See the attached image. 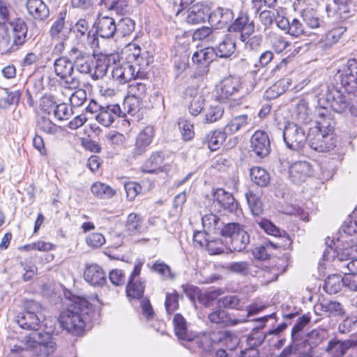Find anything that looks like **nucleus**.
I'll use <instances>...</instances> for the list:
<instances>
[{
	"label": "nucleus",
	"instance_id": "obj_33",
	"mask_svg": "<svg viewBox=\"0 0 357 357\" xmlns=\"http://www.w3.org/2000/svg\"><path fill=\"white\" fill-rule=\"evenodd\" d=\"M202 222L206 231L214 234H219L224 225V222L220 218L213 213L204 215L202 218Z\"/></svg>",
	"mask_w": 357,
	"mask_h": 357
},
{
	"label": "nucleus",
	"instance_id": "obj_63",
	"mask_svg": "<svg viewBox=\"0 0 357 357\" xmlns=\"http://www.w3.org/2000/svg\"><path fill=\"white\" fill-rule=\"evenodd\" d=\"M178 126L184 140L188 141L193 138L195 135L194 126L190 121L185 119H180Z\"/></svg>",
	"mask_w": 357,
	"mask_h": 357
},
{
	"label": "nucleus",
	"instance_id": "obj_39",
	"mask_svg": "<svg viewBox=\"0 0 357 357\" xmlns=\"http://www.w3.org/2000/svg\"><path fill=\"white\" fill-rule=\"evenodd\" d=\"M236 50V43L231 37H226L218 46L215 54L221 58L229 57Z\"/></svg>",
	"mask_w": 357,
	"mask_h": 357
},
{
	"label": "nucleus",
	"instance_id": "obj_25",
	"mask_svg": "<svg viewBox=\"0 0 357 357\" xmlns=\"http://www.w3.org/2000/svg\"><path fill=\"white\" fill-rule=\"evenodd\" d=\"M331 252H333V254L336 253V256L333 255L332 257L336 259L337 261L341 263L340 265H342L343 264H345L344 261L355 257V252H357V246L347 244L346 245H344L342 248H338L336 251L333 250L331 248H328L324 252V258L326 260L329 259L328 255Z\"/></svg>",
	"mask_w": 357,
	"mask_h": 357
},
{
	"label": "nucleus",
	"instance_id": "obj_48",
	"mask_svg": "<svg viewBox=\"0 0 357 357\" xmlns=\"http://www.w3.org/2000/svg\"><path fill=\"white\" fill-rule=\"evenodd\" d=\"M245 197L252 214L260 215L263 211V204L259 196L252 191L248 190L245 193Z\"/></svg>",
	"mask_w": 357,
	"mask_h": 357
},
{
	"label": "nucleus",
	"instance_id": "obj_50",
	"mask_svg": "<svg viewBox=\"0 0 357 357\" xmlns=\"http://www.w3.org/2000/svg\"><path fill=\"white\" fill-rule=\"evenodd\" d=\"M151 270L165 280H174L176 275L172 273L171 268L162 261H156L151 266Z\"/></svg>",
	"mask_w": 357,
	"mask_h": 357
},
{
	"label": "nucleus",
	"instance_id": "obj_62",
	"mask_svg": "<svg viewBox=\"0 0 357 357\" xmlns=\"http://www.w3.org/2000/svg\"><path fill=\"white\" fill-rule=\"evenodd\" d=\"M302 17L306 26L311 29H316L320 26V20L312 10H304Z\"/></svg>",
	"mask_w": 357,
	"mask_h": 357
},
{
	"label": "nucleus",
	"instance_id": "obj_7",
	"mask_svg": "<svg viewBox=\"0 0 357 357\" xmlns=\"http://www.w3.org/2000/svg\"><path fill=\"white\" fill-rule=\"evenodd\" d=\"M125 54L126 60L135 67L137 77L144 75L147 67L153 62L152 56H150L146 52L141 54V49L136 44H129L126 47Z\"/></svg>",
	"mask_w": 357,
	"mask_h": 357
},
{
	"label": "nucleus",
	"instance_id": "obj_17",
	"mask_svg": "<svg viewBox=\"0 0 357 357\" xmlns=\"http://www.w3.org/2000/svg\"><path fill=\"white\" fill-rule=\"evenodd\" d=\"M84 280L93 287H102L107 282V275L97 264H87L84 271Z\"/></svg>",
	"mask_w": 357,
	"mask_h": 357
},
{
	"label": "nucleus",
	"instance_id": "obj_52",
	"mask_svg": "<svg viewBox=\"0 0 357 357\" xmlns=\"http://www.w3.org/2000/svg\"><path fill=\"white\" fill-rule=\"evenodd\" d=\"M224 113L223 108L218 105H210L205 111L204 121L206 123H213L221 119Z\"/></svg>",
	"mask_w": 357,
	"mask_h": 357
},
{
	"label": "nucleus",
	"instance_id": "obj_35",
	"mask_svg": "<svg viewBox=\"0 0 357 357\" xmlns=\"http://www.w3.org/2000/svg\"><path fill=\"white\" fill-rule=\"evenodd\" d=\"M55 74L61 77L72 75L74 70V66L71 61L66 56L56 59L54 63Z\"/></svg>",
	"mask_w": 357,
	"mask_h": 357
},
{
	"label": "nucleus",
	"instance_id": "obj_47",
	"mask_svg": "<svg viewBox=\"0 0 357 357\" xmlns=\"http://www.w3.org/2000/svg\"><path fill=\"white\" fill-rule=\"evenodd\" d=\"M218 341L223 342L230 351L234 350L239 344L238 337L230 331H220L218 333Z\"/></svg>",
	"mask_w": 357,
	"mask_h": 357
},
{
	"label": "nucleus",
	"instance_id": "obj_32",
	"mask_svg": "<svg viewBox=\"0 0 357 357\" xmlns=\"http://www.w3.org/2000/svg\"><path fill=\"white\" fill-rule=\"evenodd\" d=\"M75 54V57L74 59V67L79 73L83 74H87L91 72V66L90 63L89 56L84 54L77 48H73L70 51V56H73Z\"/></svg>",
	"mask_w": 357,
	"mask_h": 357
},
{
	"label": "nucleus",
	"instance_id": "obj_36",
	"mask_svg": "<svg viewBox=\"0 0 357 357\" xmlns=\"http://www.w3.org/2000/svg\"><path fill=\"white\" fill-rule=\"evenodd\" d=\"M294 114L297 121L301 123H307L311 120V112L305 100L300 99L297 101Z\"/></svg>",
	"mask_w": 357,
	"mask_h": 357
},
{
	"label": "nucleus",
	"instance_id": "obj_26",
	"mask_svg": "<svg viewBox=\"0 0 357 357\" xmlns=\"http://www.w3.org/2000/svg\"><path fill=\"white\" fill-rule=\"evenodd\" d=\"M316 123V126L313 127V128H317L319 131L326 133V135H328L332 137L334 121L330 114H328L326 107L324 106L319 109Z\"/></svg>",
	"mask_w": 357,
	"mask_h": 357
},
{
	"label": "nucleus",
	"instance_id": "obj_2",
	"mask_svg": "<svg viewBox=\"0 0 357 357\" xmlns=\"http://www.w3.org/2000/svg\"><path fill=\"white\" fill-rule=\"evenodd\" d=\"M12 31L10 33L6 28L2 26L1 30L0 51L12 52L22 46L26 40L27 26L24 20L17 19L11 22Z\"/></svg>",
	"mask_w": 357,
	"mask_h": 357
},
{
	"label": "nucleus",
	"instance_id": "obj_37",
	"mask_svg": "<svg viewBox=\"0 0 357 357\" xmlns=\"http://www.w3.org/2000/svg\"><path fill=\"white\" fill-rule=\"evenodd\" d=\"M215 50L211 47H206L195 52L192 57L193 63L198 65L206 66L213 61Z\"/></svg>",
	"mask_w": 357,
	"mask_h": 357
},
{
	"label": "nucleus",
	"instance_id": "obj_16",
	"mask_svg": "<svg viewBox=\"0 0 357 357\" xmlns=\"http://www.w3.org/2000/svg\"><path fill=\"white\" fill-rule=\"evenodd\" d=\"M185 96L189 99V112L197 116L203 110L206 98L203 91L195 87H188L185 91Z\"/></svg>",
	"mask_w": 357,
	"mask_h": 357
},
{
	"label": "nucleus",
	"instance_id": "obj_42",
	"mask_svg": "<svg viewBox=\"0 0 357 357\" xmlns=\"http://www.w3.org/2000/svg\"><path fill=\"white\" fill-rule=\"evenodd\" d=\"M110 61L111 56H101L98 59L95 66L94 72L91 75L93 79L98 80L105 75L108 68H112L109 65Z\"/></svg>",
	"mask_w": 357,
	"mask_h": 357
},
{
	"label": "nucleus",
	"instance_id": "obj_44",
	"mask_svg": "<svg viewBox=\"0 0 357 357\" xmlns=\"http://www.w3.org/2000/svg\"><path fill=\"white\" fill-rule=\"evenodd\" d=\"M144 220L137 213H130L128 216L126 228L132 234H137L142 231Z\"/></svg>",
	"mask_w": 357,
	"mask_h": 357
},
{
	"label": "nucleus",
	"instance_id": "obj_61",
	"mask_svg": "<svg viewBox=\"0 0 357 357\" xmlns=\"http://www.w3.org/2000/svg\"><path fill=\"white\" fill-rule=\"evenodd\" d=\"M108 10L118 15H125L128 12V0H111V3L108 4Z\"/></svg>",
	"mask_w": 357,
	"mask_h": 357
},
{
	"label": "nucleus",
	"instance_id": "obj_54",
	"mask_svg": "<svg viewBox=\"0 0 357 357\" xmlns=\"http://www.w3.org/2000/svg\"><path fill=\"white\" fill-rule=\"evenodd\" d=\"M135 26V22L130 18H122L116 24V33L121 36H128L133 31Z\"/></svg>",
	"mask_w": 357,
	"mask_h": 357
},
{
	"label": "nucleus",
	"instance_id": "obj_56",
	"mask_svg": "<svg viewBox=\"0 0 357 357\" xmlns=\"http://www.w3.org/2000/svg\"><path fill=\"white\" fill-rule=\"evenodd\" d=\"M38 127L43 132L50 134L54 135L59 130V126L54 124L50 119L41 117L38 121Z\"/></svg>",
	"mask_w": 357,
	"mask_h": 357
},
{
	"label": "nucleus",
	"instance_id": "obj_45",
	"mask_svg": "<svg viewBox=\"0 0 357 357\" xmlns=\"http://www.w3.org/2000/svg\"><path fill=\"white\" fill-rule=\"evenodd\" d=\"M20 97L21 93L19 90L9 91L8 89H4L0 97V107L6 109L11 105L17 104Z\"/></svg>",
	"mask_w": 357,
	"mask_h": 357
},
{
	"label": "nucleus",
	"instance_id": "obj_21",
	"mask_svg": "<svg viewBox=\"0 0 357 357\" xmlns=\"http://www.w3.org/2000/svg\"><path fill=\"white\" fill-rule=\"evenodd\" d=\"M154 128L151 126L145 127L137 135L135 139V148L133 149L134 156H139L144 154L149 145L151 144L154 136Z\"/></svg>",
	"mask_w": 357,
	"mask_h": 357
},
{
	"label": "nucleus",
	"instance_id": "obj_22",
	"mask_svg": "<svg viewBox=\"0 0 357 357\" xmlns=\"http://www.w3.org/2000/svg\"><path fill=\"white\" fill-rule=\"evenodd\" d=\"M121 114L122 111L118 104H108L103 105L100 112L96 114V119L103 126L109 127Z\"/></svg>",
	"mask_w": 357,
	"mask_h": 357
},
{
	"label": "nucleus",
	"instance_id": "obj_51",
	"mask_svg": "<svg viewBox=\"0 0 357 357\" xmlns=\"http://www.w3.org/2000/svg\"><path fill=\"white\" fill-rule=\"evenodd\" d=\"M256 223L268 235L280 237L286 234L284 230H281L267 219L257 220L256 221Z\"/></svg>",
	"mask_w": 357,
	"mask_h": 357
},
{
	"label": "nucleus",
	"instance_id": "obj_43",
	"mask_svg": "<svg viewBox=\"0 0 357 357\" xmlns=\"http://www.w3.org/2000/svg\"><path fill=\"white\" fill-rule=\"evenodd\" d=\"M91 190L93 195L100 199L111 198L116 193L113 188L101 182L94 183L91 187Z\"/></svg>",
	"mask_w": 357,
	"mask_h": 357
},
{
	"label": "nucleus",
	"instance_id": "obj_40",
	"mask_svg": "<svg viewBox=\"0 0 357 357\" xmlns=\"http://www.w3.org/2000/svg\"><path fill=\"white\" fill-rule=\"evenodd\" d=\"M252 181L261 187L266 186L270 181V176L266 169L259 167H254L250 172Z\"/></svg>",
	"mask_w": 357,
	"mask_h": 357
},
{
	"label": "nucleus",
	"instance_id": "obj_6",
	"mask_svg": "<svg viewBox=\"0 0 357 357\" xmlns=\"http://www.w3.org/2000/svg\"><path fill=\"white\" fill-rule=\"evenodd\" d=\"M282 137L287 147L294 151L302 149L307 140L304 128L294 123H289L285 126Z\"/></svg>",
	"mask_w": 357,
	"mask_h": 357
},
{
	"label": "nucleus",
	"instance_id": "obj_5",
	"mask_svg": "<svg viewBox=\"0 0 357 357\" xmlns=\"http://www.w3.org/2000/svg\"><path fill=\"white\" fill-rule=\"evenodd\" d=\"M26 345L37 356H47L56 349V344L48 333H33L28 337Z\"/></svg>",
	"mask_w": 357,
	"mask_h": 357
},
{
	"label": "nucleus",
	"instance_id": "obj_20",
	"mask_svg": "<svg viewBox=\"0 0 357 357\" xmlns=\"http://www.w3.org/2000/svg\"><path fill=\"white\" fill-rule=\"evenodd\" d=\"M112 76L120 84H125L138 77L135 67L128 60L122 64L114 63L112 66Z\"/></svg>",
	"mask_w": 357,
	"mask_h": 357
},
{
	"label": "nucleus",
	"instance_id": "obj_11",
	"mask_svg": "<svg viewBox=\"0 0 357 357\" xmlns=\"http://www.w3.org/2000/svg\"><path fill=\"white\" fill-rule=\"evenodd\" d=\"M307 137L309 146L317 152H327L333 150L335 147L333 137L317 128H310Z\"/></svg>",
	"mask_w": 357,
	"mask_h": 357
},
{
	"label": "nucleus",
	"instance_id": "obj_13",
	"mask_svg": "<svg viewBox=\"0 0 357 357\" xmlns=\"http://www.w3.org/2000/svg\"><path fill=\"white\" fill-rule=\"evenodd\" d=\"M271 317L272 315L265 316L257 319V321H259L262 324L260 327H257L252 330V333L247 338L249 349H245L244 351H241V355L238 357H255L258 355V351L255 349V348L259 346L266 337V335L264 334L261 329L264 326V324L268 321V318Z\"/></svg>",
	"mask_w": 357,
	"mask_h": 357
},
{
	"label": "nucleus",
	"instance_id": "obj_10",
	"mask_svg": "<svg viewBox=\"0 0 357 357\" xmlns=\"http://www.w3.org/2000/svg\"><path fill=\"white\" fill-rule=\"evenodd\" d=\"M324 88L326 93L319 98V102H326L327 106L337 113L344 112L349 106L347 97L335 88L330 89L327 86Z\"/></svg>",
	"mask_w": 357,
	"mask_h": 357
},
{
	"label": "nucleus",
	"instance_id": "obj_58",
	"mask_svg": "<svg viewBox=\"0 0 357 357\" xmlns=\"http://www.w3.org/2000/svg\"><path fill=\"white\" fill-rule=\"evenodd\" d=\"M218 304L220 307L229 309L242 310L240 305V300L234 295H229L222 297L218 300Z\"/></svg>",
	"mask_w": 357,
	"mask_h": 357
},
{
	"label": "nucleus",
	"instance_id": "obj_30",
	"mask_svg": "<svg viewBox=\"0 0 357 357\" xmlns=\"http://www.w3.org/2000/svg\"><path fill=\"white\" fill-rule=\"evenodd\" d=\"M214 197L223 208L229 212H234L238 208V204L234 196L222 188L216 190Z\"/></svg>",
	"mask_w": 357,
	"mask_h": 357
},
{
	"label": "nucleus",
	"instance_id": "obj_64",
	"mask_svg": "<svg viewBox=\"0 0 357 357\" xmlns=\"http://www.w3.org/2000/svg\"><path fill=\"white\" fill-rule=\"evenodd\" d=\"M316 347L317 344L314 342H312L309 339L306 340L303 342V347L297 357H316Z\"/></svg>",
	"mask_w": 357,
	"mask_h": 357
},
{
	"label": "nucleus",
	"instance_id": "obj_24",
	"mask_svg": "<svg viewBox=\"0 0 357 357\" xmlns=\"http://www.w3.org/2000/svg\"><path fill=\"white\" fill-rule=\"evenodd\" d=\"M210 19L208 8L202 4H195L188 10L185 20L188 24L196 25Z\"/></svg>",
	"mask_w": 357,
	"mask_h": 357
},
{
	"label": "nucleus",
	"instance_id": "obj_41",
	"mask_svg": "<svg viewBox=\"0 0 357 357\" xmlns=\"http://www.w3.org/2000/svg\"><path fill=\"white\" fill-rule=\"evenodd\" d=\"M249 118L247 114L238 115L233 119L225 126V130L231 135L248 126Z\"/></svg>",
	"mask_w": 357,
	"mask_h": 357
},
{
	"label": "nucleus",
	"instance_id": "obj_28",
	"mask_svg": "<svg viewBox=\"0 0 357 357\" xmlns=\"http://www.w3.org/2000/svg\"><path fill=\"white\" fill-rule=\"evenodd\" d=\"M97 33L103 38H110L116 33V24L110 17H102L97 22Z\"/></svg>",
	"mask_w": 357,
	"mask_h": 357
},
{
	"label": "nucleus",
	"instance_id": "obj_4",
	"mask_svg": "<svg viewBox=\"0 0 357 357\" xmlns=\"http://www.w3.org/2000/svg\"><path fill=\"white\" fill-rule=\"evenodd\" d=\"M23 306L24 311L17 315V323L23 329L38 330L43 311L42 305L33 300H26Z\"/></svg>",
	"mask_w": 357,
	"mask_h": 357
},
{
	"label": "nucleus",
	"instance_id": "obj_12",
	"mask_svg": "<svg viewBox=\"0 0 357 357\" xmlns=\"http://www.w3.org/2000/svg\"><path fill=\"white\" fill-rule=\"evenodd\" d=\"M143 264L144 261L140 259L135 262L126 286V293L128 297L139 299L144 294L145 284L139 278Z\"/></svg>",
	"mask_w": 357,
	"mask_h": 357
},
{
	"label": "nucleus",
	"instance_id": "obj_15",
	"mask_svg": "<svg viewBox=\"0 0 357 357\" xmlns=\"http://www.w3.org/2000/svg\"><path fill=\"white\" fill-rule=\"evenodd\" d=\"M251 151L259 158L267 156L271 151L270 140L266 132L257 130L250 139Z\"/></svg>",
	"mask_w": 357,
	"mask_h": 357
},
{
	"label": "nucleus",
	"instance_id": "obj_34",
	"mask_svg": "<svg viewBox=\"0 0 357 357\" xmlns=\"http://www.w3.org/2000/svg\"><path fill=\"white\" fill-rule=\"evenodd\" d=\"M250 242V236L245 231H240L237 234L233 236L232 239L227 241L228 249L230 251L241 252L243 250Z\"/></svg>",
	"mask_w": 357,
	"mask_h": 357
},
{
	"label": "nucleus",
	"instance_id": "obj_19",
	"mask_svg": "<svg viewBox=\"0 0 357 357\" xmlns=\"http://www.w3.org/2000/svg\"><path fill=\"white\" fill-rule=\"evenodd\" d=\"M289 177L295 183L305 182L312 175L311 165L306 161H296L289 167Z\"/></svg>",
	"mask_w": 357,
	"mask_h": 357
},
{
	"label": "nucleus",
	"instance_id": "obj_3",
	"mask_svg": "<svg viewBox=\"0 0 357 357\" xmlns=\"http://www.w3.org/2000/svg\"><path fill=\"white\" fill-rule=\"evenodd\" d=\"M174 328L175 334L179 340L187 342H195L199 348L204 351L209 350L211 344V340L215 341L213 337L208 335H203L198 337L196 335L188 329L185 319L181 314H176L173 319Z\"/></svg>",
	"mask_w": 357,
	"mask_h": 357
},
{
	"label": "nucleus",
	"instance_id": "obj_49",
	"mask_svg": "<svg viewBox=\"0 0 357 357\" xmlns=\"http://www.w3.org/2000/svg\"><path fill=\"white\" fill-rule=\"evenodd\" d=\"M322 312L328 313V316H343L344 310L340 303L336 301H326L320 303Z\"/></svg>",
	"mask_w": 357,
	"mask_h": 357
},
{
	"label": "nucleus",
	"instance_id": "obj_9",
	"mask_svg": "<svg viewBox=\"0 0 357 357\" xmlns=\"http://www.w3.org/2000/svg\"><path fill=\"white\" fill-rule=\"evenodd\" d=\"M242 89L241 79L236 77L229 76L223 79L216 88V98L222 102L234 98Z\"/></svg>",
	"mask_w": 357,
	"mask_h": 357
},
{
	"label": "nucleus",
	"instance_id": "obj_31",
	"mask_svg": "<svg viewBox=\"0 0 357 357\" xmlns=\"http://www.w3.org/2000/svg\"><path fill=\"white\" fill-rule=\"evenodd\" d=\"M234 14L229 8H218L211 15L210 20L218 28H223L234 19Z\"/></svg>",
	"mask_w": 357,
	"mask_h": 357
},
{
	"label": "nucleus",
	"instance_id": "obj_23",
	"mask_svg": "<svg viewBox=\"0 0 357 357\" xmlns=\"http://www.w3.org/2000/svg\"><path fill=\"white\" fill-rule=\"evenodd\" d=\"M357 341L345 340H331L328 342L326 351L331 357H342L347 351L353 347H356Z\"/></svg>",
	"mask_w": 357,
	"mask_h": 357
},
{
	"label": "nucleus",
	"instance_id": "obj_55",
	"mask_svg": "<svg viewBox=\"0 0 357 357\" xmlns=\"http://www.w3.org/2000/svg\"><path fill=\"white\" fill-rule=\"evenodd\" d=\"M123 107L128 114L134 116L139 112L142 107V100L139 98L128 96L124 100Z\"/></svg>",
	"mask_w": 357,
	"mask_h": 357
},
{
	"label": "nucleus",
	"instance_id": "obj_27",
	"mask_svg": "<svg viewBox=\"0 0 357 357\" xmlns=\"http://www.w3.org/2000/svg\"><path fill=\"white\" fill-rule=\"evenodd\" d=\"M164 155L160 151L153 153L142 166V171L146 173H154L157 170L161 172L167 169L166 165L162 166Z\"/></svg>",
	"mask_w": 357,
	"mask_h": 357
},
{
	"label": "nucleus",
	"instance_id": "obj_59",
	"mask_svg": "<svg viewBox=\"0 0 357 357\" xmlns=\"http://www.w3.org/2000/svg\"><path fill=\"white\" fill-rule=\"evenodd\" d=\"M65 22L64 18L61 17L56 20L50 29V33L52 37L64 39L66 37L65 34Z\"/></svg>",
	"mask_w": 357,
	"mask_h": 357
},
{
	"label": "nucleus",
	"instance_id": "obj_18",
	"mask_svg": "<svg viewBox=\"0 0 357 357\" xmlns=\"http://www.w3.org/2000/svg\"><path fill=\"white\" fill-rule=\"evenodd\" d=\"M228 30L241 32L242 40L245 41L254 32L255 24L253 21H250L247 13H241L234 22L229 26Z\"/></svg>",
	"mask_w": 357,
	"mask_h": 357
},
{
	"label": "nucleus",
	"instance_id": "obj_29",
	"mask_svg": "<svg viewBox=\"0 0 357 357\" xmlns=\"http://www.w3.org/2000/svg\"><path fill=\"white\" fill-rule=\"evenodd\" d=\"M26 7L36 20H44L49 16V9L42 0H27Z\"/></svg>",
	"mask_w": 357,
	"mask_h": 357
},
{
	"label": "nucleus",
	"instance_id": "obj_14",
	"mask_svg": "<svg viewBox=\"0 0 357 357\" xmlns=\"http://www.w3.org/2000/svg\"><path fill=\"white\" fill-rule=\"evenodd\" d=\"M340 82L348 93L357 89V60L349 59L341 71Z\"/></svg>",
	"mask_w": 357,
	"mask_h": 357
},
{
	"label": "nucleus",
	"instance_id": "obj_60",
	"mask_svg": "<svg viewBox=\"0 0 357 357\" xmlns=\"http://www.w3.org/2000/svg\"><path fill=\"white\" fill-rule=\"evenodd\" d=\"M146 89L147 88L144 83L137 81H134L128 86L130 96L140 100L145 95Z\"/></svg>",
	"mask_w": 357,
	"mask_h": 357
},
{
	"label": "nucleus",
	"instance_id": "obj_1",
	"mask_svg": "<svg viewBox=\"0 0 357 357\" xmlns=\"http://www.w3.org/2000/svg\"><path fill=\"white\" fill-rule=\"evenodd\" d=\"M89 303L84 298L75 296L66 310L59 319L61 326L75 335L83 333L89 312Z\"/></svg>",
	"mask_w": 357,
	"mask_h": 357
},
{
	"label": "nucleus",
	"instance_id": "obj_57",
	"mask_svg": "<svg viewBox=\"0 0 357 357\" xmlns=\"http://www.w3.org/2000/svg\"><path fill=\"white\" fill-rule=\"evenodd\" d=\"M244 229L242 227L237 223H228L222 227V229L220 230L219 234L222 235V236L225 238H228L227 241H229L230 239L233 238V236L237 234L238 231H243Z\"/></svg>",
	"mask_w": 357,
	"mask_h": 357
},
{
	"label": "nucleus",
	"instance_id": "obj_38",
	"mask_svg": "<svg viewBox=\"0 0 357 357\" xmlns=\"http://www.w3.org/2000/svg\"><path fill=\"white\" fill-rule=\"evenodd\" d=\"M227 135L229 134L225 130L223 131L215 130L208 133L205 141L211 151H216L225 141Z\"/></svg>",
	"mask_w": 357,
	"mask_h": 357
},
{
	"label": "nucleus",
	"instance_id": "obj_8",
	"mask_svg": "<svg viewBox=\"0 0 357 357\" xmlns=\"http://www.w3.org/2000/svg\"><path fill=\"white\" fill-rule=\"evenodd\" d=\"M247 311L248 313L245 317L237 319L232 317L227 311L220 309L210 313L208 318L210 322L218 324L221 327L234 326L247 321V319L250 315L257 313L258 310L252 306H248Z\"/></svg>",
	"mask_w": 357,
	"mask_h": 357
},
{
	"label": "nucleus",
	"instance_id": "obj_53",
	"mask_svg": "<svg viewBox=\"0 0 357 357\" xmlns=\"http://www.w3.org/2000/svg\"><path fill=\"white\" fill-rule=\"evenodd\" d=\"M345 31L346 28L343 26H337L328 31L325 36V45L331 47L335 45L339 41Z\"/></svg>",
	"mask_w": 357,
	"mask_h": 357
},
{
	"label": "nucleus",
	"instance_id": "obj_46",
	"mask_svg": "<svg viewBox=\"0 0 357 357\" xmlns=\"http://www.w3.org/2000/svg\"><path fill=\"white\" fill-rule=\"evenodd\" d=\"M343 280L339 275H332L327 277L324 282V290L329 294L339 292L342 287Z\"/></svg>",
	"mask_w": 357,
	"mask_h": 357
}]
</instances>
